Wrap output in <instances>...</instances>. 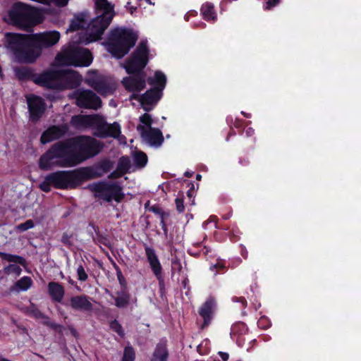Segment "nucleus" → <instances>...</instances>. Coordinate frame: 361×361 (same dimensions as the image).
Instances as JSON below:
<instances>
[{
	"label": "nucleus",
	"instance_id": "obj_1",
	"mask_svg": "<svg viewBox=\"0 0 361 361\" xmlns=\"http://www.w3.org/2000/svg\"><path fill=\"white\" fill-rule=\"evenodd\" d=\"M94 4L97 16L87 25L86 43L99 39L115 16L114 5L107 0H95Z\"/></svg>",
	"mask_w": 361,
	"mask_h": 361
},
{
	"label": "nucleus",
	"instance_id": "obj_2",
	"mask_svg": "<svg viewBox=\"0 0 361 361\" xmlns=\"http://www.w3.org/2000/svg\"><path fill=\"white\" fill-rule=\"evenodd\" d=\"M4 20L8 24L26 31H30L32 27L42 21L37 10L22 2L15 3Z\"/></svg>",
	"mask_w": 361,
	"mask_h": 361
},
{
	"label": "nucleus",
	"instance_id": "obj_3",
	"mask_svg": "<svg viewBox=\"0 0 361 361\" xmlns=\"http://www.w3.org/2000/svg\"><path fill=\"white\" fill-rule=\"evenodd\" d=\"M77 164L78 159L70 157V149L65 142L54 145L39 161V166L43 170H50L55 166L71 167Z\"/></svg>",
	"mask_w": 361,
	"mask_h": 361
},
{
	"label": "nucleus",
	"instance_id": "obj_4",
	"mask_svg": "<svg viewBox=\"0 0 361 361\" xmlns=\"http://www.w3.org/2000/svg\"><path fill=\"white\" fill-rule=\"evenodd\" d=\"M6 41V48L12 51L20 63H32L41 54L39 49L30 47L27 35L7 33Z\"/></svg>",
	"mask_w": 361,
	"mask_h": 361
},
{
	"label": "nucleus",
	"instance_id": "obj_5",
	"mask_svg": "<svg viewBox=\"0 0 361 361\" xmlns=\"http://www.w3.org/2000/svg\"><path fill=\"white\" fill-rule=\"evenodd\" d=\"M70 149V157L76 158L78 164L99 154L103 145L89 136H78L65 142Z\"/></svg>",
	"mask_w": 361,
	"mask_h": 361
},
{
	"label": "nucleus",
	"instance_id": "obj_6",
	"mask_svg": "<svg viewBox=\"0 0 361 361\" xmlns=\"http://www.w3.org/2000/svg\"><path fill=\"white\" fill-rule=\"evenodd\" d=\"M137 39V35L132 30L116 28L110 32L106 49L114 56L121 58L135 45Z\"/></svg>",
	"mask_w": 361,
	"mask_h": 361
},
{
	"label": "nucleus",
	"instance_id": "obj_7",
	"mask_svg": "<svg viewBox=\"0 0 361 361\" xmlns=\"http://www.w3.org/2000/svg\"><path fill=\"white\" fill-rule=\"evenodd\" d=\"M75 182L76 176L74 173L58 171L46 176L44 180L39 185V188L44 192H49L51 186L60 189L73 188L76 185Z\"/></svg>",
	"mask_w": 361,
	"mask_h": 361
},
{
	"label": "nucleus",
	"instance_id": "obj_8",
	"mask_svg": "<svg viewBox=\"0 0 361 361\" xmlns=\"http://www.w3.org/2000/svg\"><path fill=\"white\" fill-rule=\"evenodd\" d=\"M91 191L95 193V197L110 202L112 199L119 202L123 197L121 187L116 183L99 182L89 185Z\"/></svg>",
	"mask_w": 361,
	"mask_h": 361
},
{
	"label": "nucleus",
	"instance_id": "obj_9",
	"mask_svg": "<svg viewBox=\"0 0 361 361\" xmlns=\"http://www.w3.org/2000/svg\"><path fill=\"white\" fill-rule=\"evenodd\" d=\"M149 50L145 42H141L131 58L128 60L125 68L128 73H135L142 71L148 62Z\"/></svg>",
	"mask_w": 361,
	"mask_h": 361
},
{
	"label": "nucleus",
	"instance_id": "obj_10",
	"mask_svg": "<svg viewBox=\"0 0 361 361\" xmlns=\"http://www.w3.org/2000/svg\"><path fill=\"white\" fill-rule=\"evenodd\" d=\"M61 71L51 70L39 75H35L33 82L42 87L50 89H59Z\"/></svg>",
	"mask_w": 361,
	"mask_h": 361
},
{
	"label": "nucleus",
	"instance_id": "obj_11",
	"mask_svg": "<svg viewBox=\"0 0 361 361\" xmlns=\"http://www.w3.org/2000/svg\"><path fill=\"white\" fill-rule=\"evenodd\" d=\"M81 82L82 77L78 73L71 70L61 71L59 89H75Z\"/></svg>",
	"mask_w": 361,
	"mask_h": 361
},
{
	"label": "nucleus",
	"instance_id": "obj_12",
	"mask_svg": "<svg viewBox=\"0 0 361 361\" xmlns=\"http://www.w3.org/2000/svg\"><path fill=\"white\" fill-rule=\"evenodd\" d=\"M137 130L140 132L142 138L150 145L159 146L164 140L162 133L158 129L152 128L147 129L145 126L139 125Z\"/></svg>",
	"mask_w": 361,
	"mask_h": 361
},
{
	"label": "nucleus",
	"instance_id": "obj_13",
	"mask_svg": "<svg viewBox=\"0 0 361 361\" xmlns=\"http://www.w3.org/2000/svg\"><path fill=\"white\" fill-rule=\"evenodd\" d=\"M101 99L93 92H80L76 104L80 107L97 109L101 106Z\"/></svg>",
	"mask_w": 361,
	"mask_h": 361
},
{
	"label": "nucleus",
	"instance_id": "obj_14",
	"mask_svg": "<svg viewBox=\"0 0 361 361\" xmlns=\"http://www.w3.org/2000/svg\"><path fill=\"white\" fill-rule=\"evenodd\" d=\"M86 81L95 90H114L116 89L114 82L102 75H90Z\"/></svg>",
	"mask_w": 361,
	"mask_h": 361
},
{
	"label": "nucleus",
	"instance_id": "obj_15",
	"mask_svg": "<svg viewBox=\"0 0 361 361\" xmlns=\"http://www.w3.org/2000/svg\"><path fill=\"white\" fill-rule=\"evenodd\" d=\"M31 119L37 121L43 114L45 105L42 99L34 94L26 97Z\"/></svg>",
	"mask_w": 361,
	"mask_h": 361
},
{
	"label": "nucleus",
	"instance_id": "obj_16",
	"mask_svg": "<svg viewBox=\"0 0 361 361\" xmlns=\"http://www.w3.org/2000/svg\"><path fill=\"white\" fill-rule=\"evenodd\" d=\"M161 97L160 92H145L141 95L133 94L131 99H136L146 111H150Z\"/></svg>",
	"mask_w": 361,
	"mask_h": 361
},
{
	"label": "nucleus",
	"instance_id": "obj_17",
	"mask_svg": "<svg viewBox=\"0 0 361 361\" xmlns=\"http://www.w3.org/2000/svg\"><path fill=\"white\" fill-rule=\"evenodd\" d=\"M60 39L59 32H47L35 35V39L41 47H49L56 44Z\"/></svg>",
	"mask_w": 361,
	"mask_h": 361
},
{
	"label": "nucleus",
	"instance_id": "obj_18",
	"mask_svg": "<svg viewBox=\"0 0 361 361\" xmlns=\"http://www.w3.org/2000/svg\"><path fill=\"white\" fill-rule=\"evenodd\" d=\"M69 302L71 308L75 310L91 311L93 308L90 298L85 295L73 296L71 298Z\"/></svg>",
	"mask_w": 361,
	"mask_h": 361
},
{
	"label": "nucleus",
	"instance_id": "obj_19",
	"mask_svg": "<svg viewBox=\"0 0 361 361\" xmlns=\"http://www.w3.org/2000/svg\"><path fill=\"white\" fill-rule=\"evenodd\" d=\"M122 83L127 90H142L145 87V80L140 75L125 78Z\"/></svg>",
	"mask_w": 361,
	"mask_h": 361
},
{
	"label": "nucleus",
	"instance_id": "obj_20",
	"mask_svg": "<svg viewBox=\"0 0 361 361\" xmlns=\"http://www.w3.org/2000/svg\"><path fill=\"white\" fill-rule=\"evenodd\" d=\"M64 134V130L57 126H52L47 130L41 136V142L44 144L59 139Z\"/></svg>",
	"mask_w": 361,
	"mask_h": 361
},
{
	"label": "nucleus",
	"instance_id": "obj_21",
	"mask_svg": "<svg viewBox=\"0 0 361 361\" xmlns=\"http://www.w3.org/2000/svg\"><path fill=\"white\" fill-rule=\"evenodd\" d=\"M48 291L54 301L60 302L63 298L65 290L63 287L56 282H50L48 284Z\"/></svg>",
	"mask_w": 361,
	"mask_h": 361
},
{
	"label": "nucleus",
	"instance_id": "obj_22",
	"mask_svg": "<svg viewBox=\"0 0 361 361\" xmlns=\"http://www.w3.org/2000/svg\"><path fill=\"white\" fill-rule=\"evenodd\" d=\"M148 82L153 86L150 90H162L165 87L166 78L161 71H157L153 77L148 78Z\"/></svg>",
	"mask_w": 361,
	"mask_h": 361
},
{
	"label": "nucleus",
	"instance_id": "obj_23",
	"mask_svg": "<svg viewBox=\"0 0 361 361\" xmlns=\"http://www.w3.org/2000/svg\"><path fill=\"white\" fill-rule=\"evenodd\" d=\"M94 119L95 116L78 115L72 117L71 123L77 128H92Z\"/></svg>",
	"mask_w": 361,
	"mask_h": 361
},
{
	"label": "nucleus",
	"instance_id": "obj_24",
	"mask_svg": "<svg viewBox=\"0 0 361 361\" xmlns=\"http://www.w3.org/2000/svg\"><path fill=\"white\" fill-rule=\"evenodd\" d=\"M145 252L153 272L157 276H159L161 272V267L154 252V250L152 248L146 247Z\"/></svg>",
	"mask_w": 361,
	"mask_h": 361
},
{
	"label": "nucleus",
	"instance_id": "obj_25",
	"mask_svg": "<svg viewBox=\"0 0 361 361\" xmlns=\"http://www.w3.org/2000/svg\"><path fill=\"white\" fill-rule=\"evenodd\" d=\"M109 125V124L106 123L103 118L99 116H95L94 125L92 126V128L96 130L94 135L102 137L107 136Z\"/></svg>",
	"mask_w": 361,
	"mask_h": 361
},
{
	"label": "nucleus",
	"instance_id": "obj_26",
	"mask_svg": "<svg viewBox=\"0 0 361 361\" xmlns=\"http://www.w3.org/2000/svg\"><path fill=\"white\" fill-rule=\"evenodd\" d=\"M215 302L213 299H209L202 307L200 314L204 319V323L202 328L207 326L211 319V314L214 307Z\"/></svg>",
	"mask_w": 361,
	"mask_h": 361
},
{
	"label": "nucleus",
	"instance_id": "obj_27",
	"mask_svg": "<svg viewBox=\"0 0 361 361\" xmlns=\"http://www.w3.org/2000/svg\"><path fill=\"white\" fill-rule=\"evenodd\" d=\"M14 71L16 77L20 80H30L33 81V78L35 77V74L28 68H16Z\"/></svg>",
	"mask_w": 361,
	"mask_h": 361
},
{
	"label": "nucleus",
	"instance_id": "obj_28",
	"mask_svg": "<svg viewBox=\"0 0 361 361\" xmlns=\"http://www.w3.org/2000/svg\"><path fill=\"white\" fill-rule=\"evenodd\" d=\"M87 25V20L83 15L75 17L71 22L68 31H75L80 28H85Z\"/></svg>",
	"mask_w": 361,
	"mask_h": 361
},
{
	"label": "nucleus",
	"instance_id": "obj_29",
	"mask_svg": "<svg viewBox=\"0 0 361 361\" xmlns=\"http://www.w3.org/2000/svg\"><path fill=\"white\" fill-rule=\"evenodd\" d=\"M167 357L168 352L166 347L163 345H159L156 348L151 361H166Z\"/></svg>",
	"mask_w": 361,
	"mask_h": 361
},
{
	"label": "nucleus",
	"instance_id": "obj_30",
	"mask_svg": "<svg viewBox=\"0 0 361 361\" xmlns=\"http://www.w3.org/2000/svg\"><path fill=\"white\" fill-rule=\"evenodd\" d=\"M130 295L126 291L118 293V296L115 298V304L118 307H124L129 303Z\"/></svg>",
	"mask_w": 361,
	"mask_h": 361
},
{
	"label": "nucleus",
	"instance_id": "obj_31",
	"mask_svg": "<svg viewBox=\"0 0 361 361\" xmlns=\"http://www.w3.org/2000/svg\"><path fill=\"white\" fill-rule=\"evenodd\" d=\"M130 167V161L128 157H122L118 163L117 169L121 173H126Z\"/></svg>",
	"mask_w": 361,
	"mask_h": 361
},
{
	"label": "nucleus",
	"instance_id": "obj_32",
	"mask_svg": "<svg viewBox=\"0 0 361 361\" xmlns=\"http://www.w3.org/2000/svg\"><path fill=\"white\" fill-rule=\"evenodd\" d=\"M134 161L138 167H143L147 161V157L143 152H137L134 155Z\"/></svg>",
	"mask_w": 361,
	"mask_h": 361
},
{
	"label": "nucleus",
	"instance_id": "obj_33",
	"mask_svg": "<svg viewBox=\"0 0 361 361\" xmlns=\"http://www.w3.org/2000/svg\"><path fill=\"white\" fill-rule=\"evenodd\" d=\"M135 358V353L134 349L130 346H127L124 349L122 361H134Z\"/></svg>",
	"mask_w": 361,
	"mask_h": 361
},
{
	"label": "nucleus",
	"instance_id": "obj_34",
	"mask_svg": "<svg viewBox=\"0 0 361 361\" xmlns=\"http://www.w3.org/2000/svg\"><path fill=\"white\" fill-rule=\"evenodd\" d=\"M31 284L32 280L30 277H23L16 283V286L20 290H25L30 287Z\"/></svg>",
	"mask_w": 361,
	"mask_h": 361
},
{
	"label": "nucleus",
	"instance_id": "obj_35",
	"mask_svg": "<svg viewBox=\"0 0 361 361\" xmlns=\"http://www.w3.org/2000/svg\"><path fill=\"white\" fill-rule=\"evenodd\" d=\"M202 13L206 20H214L215 18L214 7L212 6L207 5L203 7Z\"/></svg>",
	"mask_w": 361,
	"mask_h": 361
},
{
	"label": "nucleus",
	"instance_id": "obj_36",
	"mask_svg": "<svg viewBox=\"0 0 361 361\" xmlns=\"http://www.w3.org/2000/svg\"><path fill=\"white\" fill-rule=\"evenodd\" d=\"M120 134V127L118 124L114 123L111 125H109L108 128V135L116 137Z\"/></svg>",
	"mask_w": 361,
	"mask_h": 361
},
{
	"label": "nucleus",
	"instance_id": "obj_37",
	"mask_svg": "<svg viewBox=\"0 0 361 361\" xmlns=\"http://www.w3.org/2000/svg\"><path fill=\"white\" fill-rule=\"evenodd\" d=\"M21 271V268L16 264H10L5 268V272L8 274H14L16 276H19Z\"/></svg>",
	"mask_w": 361,
	"mask_h": 361
},
{
	"label": "nucleus",
	"instance_id": "obj_38",
	"mask_svg": "<svg viewBox=\"0 0 361 361\" xmlns=\"http://www.w3.org/2000/svg\"><path fill=\"white\" fill-rule=\"evenodd\" d=\"M140 121L143 124V126H145L147 129H149V128H152V118L149 114H143L142 116L140 117Z\"/></svg>",
	"mask_w": 361,
	"mask_h": 361
},
{
	"label": "nucleus",
	"instance_id": "obj_39",
	"mask_svg": "<svg viewBox=\"0 0 361 361\" xmlns=\"http://www.w3.org/2000/svg\"><path fill=\"white\" fill-rule=\"evenodd\" d=\"M4 259L8 260V262H13L19 263L21 264H23L25 262V259L20 256L6 255V254H4Z\"/></svg>",
	"mask_w": 361,
	"mask_h": 361
},
{
	"label": "nucleus",
	"instance_id": "obj_40",
	"mask_svg": "<svg viewBox=\"0 0 361 361\" xmlns=\"http://www.w3.org/2000/svg\"><path fill=\"white\" fill-rule=\"evenodd\" d=\"M42 322L44 324L49 326L50 328L53 329H55V330H61V326L54 322H51L49 321V319L48 317H47L46 315H43L42 318Z\"/></svg>",
	"mask_w": 361,
	"mask_h": 361
},
{
	"label": "nucleus",
	"instance_id": "obj_41",
	"mask_svg": "<svg viewBox=\"0 0 361 361\" xmlns=\"http://www.w3.org/2000/svg\"><path fill=\"white\" fill-rule=\"evenodd\" d=\"M34 226V223L32 220H27L23 224H20L16 226V229L20 231H25Z\"/></svg>",
	"mask_w": 361,
	"mask_h": 361
},
{
	"label": "nucleus",
	"instance_id": "obj_42",
	"mask_svg": "<svg viewBox=\"0 0 361 361\" xmlns=\"http://www.w3.org/2000/svg\"><path fill=\"white\" fill-rule=\"evenodd\" d=\"M110 326H111V329H113L114 331L117 332L120 336H124V333L122 329V326L116 320H114V322H112L111 323Z\"/></svg>",
	"mask_w": 361,
	"mask_h": 361
},
{
	"label": "nucleus",
	"instance_id": "obj_43",
	"mask_svg": "<svg viewBox=\"0 0 361 361\" xmlns=\"http://www.w3.org/2000/svg\"><path fill=\"white\" fill-rule=\"evenodd\" d=\"M78 279L82 281H85L87 279V274H86L84 268L82 266H80L78 268Z\"/></svg>",
	"mask_w": 361,
	"mask_h": 361
},
{
	"label": "nucleus",
	"instance_id": "obj_44",
	"mask_svg": "<svg viewBox=\"0 0 361 361\" xmlns=\"http://www.w3.org/2000/svg\"><path fill=\"white\" fill-rule=\"evenodd\" d=\"M82 51L85 57V61L83 63V64L86 65V66L89 65L92 62V54H91L90 51L87 49H84Z\"/></svg>",
	"mask_w": 361,
	"mask_h": 361
},
{
	"label": "nucleus",
	"instance_id": "obj_45",
	"mask_svg": "<svg viewBox=\"0 0 361 361\" xmlns=\"http://www.w3.org/2000/svg\"><path fill=\"white\" fill-rule=\"evenodd\" d=\"M176 209L179 212H182L184 210L183 200L182 198H177L176 200Z\"/></svg>",
	"mask_w": 361,
	"mask_h": 361
},
{
	"label": "nucleus",
	"instance_id": "obj_46",
	"mask_svg": "<svg viewBox=\"0 0 361 361\" xmlns=\"http://www.w3.org/2000/svg\"><path fill=\"white\" fill-rule=\"evenodd\" d=\"M124 174L123 173H121V171H120L117 168L116 169L112 172L109 176V178H120L122 176H123Z\"/></svg>",
	"mask_w": 361,
	"mask_h": 361
},
{
	"label": "nucleus",
	"instance_id": "obj_47",
	"mask_svg": "<svg viewBox=\"0 0 361 361\" xmlns=\"http://www.w3.org/2000/svg\"><path fill=\"white\" fill-rule=\"evenodd\" d=\"M102 168L103 169L104 172L106 173L112 168V164L111 161H105L102 163Z\"/></svg>",
	"mask_w": 361,
	"mask_h": 361
},
{
	"label": "nucleus",
	"instance_id": "obj_48",
	"mask_svg": "<svg viewBox=\"0 0 361 361\" xmlns=\"http://www.w3.org/2000/svg\"><path fill=\"white\" fill-rule=\"evenodd\" d=\"M280 0H268L267 2V9H270L273 6H275L276 4H279Z\"/></svg>",
	"mask_w": 361,
	"mask_h": 361
},
{
	"label": "nucleus",
	"instance_id": "obj_49",
	"mask_svg": "<svg viewBox=\"0 0 361 361\" xmlns=\"http://www.w3.org/2000/svg\"><path fill=\"white\" fill-rule=\"evenodd\" d=\"M62 242L66 245H71V236L66 233H64L62 236Z\"/></svg>",
	"mask_w": 361,
	"mask_h": 361
},
{
	"label": "nucleus",
	"instance_id": "obj_50",
	"mask_svg": "<svg viewBox=\"0 0 361 361\" xmlns=\"http://www.w3.org/2000/svg\"><path fill=\"white\" fill-rule=\"evenodd\" d=\"M32 314L37 319H42L44 314H42L39 310H32L31 311Z\"/></svg>",
	"mask_w": 361,
	"mask_h": 361
},
{
	"label": "nucleus",
	"instance_id": "obj_51",
	"mask_svg": "<svg viewBox=\"0 0 361 361\" xmlns=\"http://www.w3.org/2000/svg\"><path fill=\"white\" fill-rule=\"evenodd\" d=\"M117 276H118L120 283L123 286L125 284V280H124V278L120 271H118L117 272Z\"/></svg>",
	"mask_w": 361,
	"mask_h": 361
},
{
	"label": "nucleus",
	"instance_id": "obj_52",
	"mask_svg": "<svg viewBox=\"0 0 361 361\" xmlns=\"http://www.w3.org/2000/svg\"><path fill=\"white\" fill-rule=\"evenodd\" d=\"M219 355L221 356L223 361H227L228 359V354L223 352L219 353Z\"/></svg>",
	"mask_w": 361,
	"mask_h": 361
},
{
	"label": "nucleus",
	"instance_id": "obj_53",
	"mask_svg": "<svg viewBox=\"0 0 361 361\" xmlns=\"http://www.w3.org/2000/svg\"><path fill=\"white\" fill-rule=\"evenodd\" d=\"M70 329H71V331L72 334L74 336H78L77 331H76V330L75 329L71 327Z\"/></svg>",
	"mask_w": 361,
	"mask_h": 361
},
{
	"label": "nucleus",
	"instance_id": "obj_54",
	"mask_svg": "<svg viewBox=\"0 0 361 361\" xmlns=\"http://www.w3.org/2000/svg\"><path fill=\"white\" fill-rule=\"evenodd\" d=\"M61 57H63V55H62V54H59V55H57V56H56V59H57V60H59Z\"/></svg>",
	"mask_w": 361,
	"mask_h": 361
},
{
	"label": "nucleus",
	"instance_id": "obj_55",
	"mask_svg": "<svg viewBox=\"0 0 361 361\" xmlns=\"http://www.w3.org/2000/svg\"><path fill=\"white\" fill-rule=\"evenodd\" d=\"M196 178H197V180H200V179H201V175L197 174V176H196Z\"/></svg>",
	"mask_w": 361,
	"mask_h": 361
},
{
	"label": "nucleus",
	"instance_id": "obj_56",
	"mask_svg": "<svg viewBox=\"0 0 361 361\" xmlns=\"http://www.w3.org/2000/svg\"><path fill=\"white\" fill-rule=\"evenodd\" d=\"M188 195L189 197H192V192H191V191H189V192H188Z\"/></svg>",
	"mask_w": 361,
	"mask_h": 361
},
{
	"label": "nucleus",
	"instance_id": "obj_57",
	"mask_svg": "<svg viewBox=\"0 0 361 361\" xmlns=\"http://www.w3.org/2000/svg\"><path fill=\"white\" fill-rule=\"evenodd\" d=\"M147 2H148L149 4H154L153 3L151 2L150 0H145Z\"/></svg>",
	"mask_w": 361,
	"mask_h": 361
},
{
	"label": "nucleus",
	"instance_id": "obj_58",
	"mask_svg": "<svg viewBox=\"0 0 361 361\" xmlns=\"http://www.w3.org/2000/svg\"><path fill=\"white\" fill-rule=\"evenodd\" d=\"M67 63V62H66V61H62L61 62V63H62V64H64V63Z\"/></svg>",
	"mask_w": 361,
	"mask_h": 361
}]
</instances>
